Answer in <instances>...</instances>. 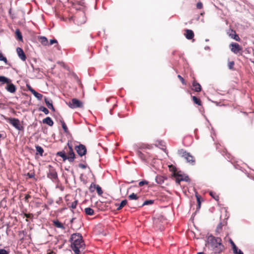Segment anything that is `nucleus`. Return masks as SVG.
Returning <instances> with one entry per match:
<instances>
[{"mask_svg": "<svg viewBox=\"0 0 254 254\" xmlns=\"http://www.w3.org/2000/svg\"><path fill=\"white\" fill-rule=\"evenodd\" d=\"M70 247L75 254H80L85 247L82 236L80 233H74L71 235L70 240Z\"/></svg>", "mask_w": 254, "mask_h": 254, "instance_id": "obj_1", "label": "nucleus"}, {"mask_svg": "<svg viewBox=\"0 0 254 254\" xmlns=\"http://www.w3.org/2000/svg\"><path fill=\"white\" fill-rule=\"evenodd\" d=\"M208 242L216 253H220L222 251L223 246L221 243L220 238L211 236L208 237Z\"/></svg>", "mask_w": 254, "mask_h": 254, "instance_id": "obj_2", "label": "nucleus"}, {"mask_svg": "<svg viewBox=\"0 0 254 254\" xmlns=\"http://www.w3.org/2000/svg\"><path fill=\"white\" fill-rule=\"evenodd\" d=\"M178 153L181 156L184 157L188 163L192 164L194 163V158L190 153L187 152L183 149H181L178 151Z\"/></svg>", "mask_w": 254, "mask_h": 254, "instance_id": "obj_3", "label": "nucleus"}, {"mask_svg": "<svg viewBox=\"0 0 254 254\" xmlns=\"http://www.w3.org/2000/svg\"><path fill=\"white\" fill-rule=\"evenodd\" d=\"M67 104L71 109L82 108L83 106L82 102L76 98H73Z\"/></svg>", "mask_w": 254, "mask_h": 254, "instance_id": "obj_4", "label": "nucleus"}, {"mask_svg": "<svg viewBox=\"0 0 254 254\" xmlns=\"http://www.w3.org/2000/svg\"><path fill=\"white\" fill-rule=\"evenodd\" d=\"M8 123L18 130H22L23 127L21 126L20 121L16 118H9Z\"/></svg>", "mask_w": 254, "mask_h": 254, "instance_id": "obj_5", "label": "nucleus"}, {"mask_svg": "<svg viewBox=\"0 0 254 254\" xmlns=\"http://www.w3.org/2000/svg\"><path fill=\"white\" fill-rule=\"evenodd\" d=\"M75 149L80 156H82L86 153V148L85 146L83 144H80L78 145H76L75 147Z\"/></svg>", "mask_w": 254, "mask_h": 254, "instance_id": "obj_6", "label": "nucleus"}, {"mask_svg": "<svg viewBox=\"0 0 254 254\" xmlns=\"http://www.w3.org/2000/svg\"><path fill=\"white\" fill-rule=\"evenodd\" d=\"M67 145L69 150L67 153L68 156H67V160H68L69 162H72L74 160L75 154L73 152L72 145L69 143L67 144Z\"/></svg>", "mask_w": 254, "mask_h": 254, "instance_id": "obj_7", "label": "nucleus"}, {"mask_svg": "<svg viewBox=\"0 0 254 254\" xmlns=\"http://www.w3.org/2000/svg\"><path fill=\"white\" fill-rule=\"evenodd\" d=\"M231 51L234 54H238L242 50V48L237 43H232L230 45Z\"/></svg>", "mask_w": 254, "mask_h": 254, "instance_id": "obj_8", "label": "nucleus"}, {"mask_svg": "<svg viewBox=\"0 0 254 254\" xmlns=\"http://www.w3.org/2000/svg\"><path fill=\"white\" fill-rule=\"evenodd\" d=\"M174 176L176 179V182L177 184H180L181 181L188 182L189 180L188 176H185L178 173H175Z\"/></svg>", "mask_w": 254, "mask_h": 254, "instance_id": "obj_9", "label": "nucleus"}, {"mask_svg": "<svg viewBox=\"0 0 254 254\" xmlns=\"http://www.w3.org/2000/svg\"><path fill=\"white\" fill-rule=\"evenodd\" d=\"M47 176L49 178L53 180H55L58 178L57 173L55 169L53 168L50 169L49 172L47 174Z\"/></svg>", "mask_w": 254, "mask_h": 254, "instance_id": "obj_10", "label": "nucleus"}, {"mask_svg": "<svg viewBox=\"0 0 254 254\" xmlns=\"http://www.w3.org/2000/svg\"><path fill=\"white\" fill-rule=\"evenodd\" d=\"M5 88L8 92L11 93H14L16 90V86L11 82L7 83Z\"/></svg>", "mask_w": 254, "mask_h": 254, "instance_id": "obj_11", "label": "nucleus"}, {"mask_svg": "<svg viewBox=\"0 0 254 254\" xmlns=\"http://www.w3.org/2000/svg\"><path fill=\"white\" fill-rule=\"evenodd\" d=\"M16 52L19 58L23 61H25L26 59V57L23 52V50L19 47L16 48Z\"/></svg>", "mask_w": 254, "mask_h": 254, "instance_id": "obj_12", "label": "nucleus"}, {"mask_svg": "<svg viewBox=\"0 0 254 254\" xmlns=\"http://www.w3.org/2000/svg\"><path fill=\"white\" fill-rule=\"evenodd\" d=\"M44 100H45V103H46L47 106L48 107V108L54 112L55 111V110L53 105L52 101L51 100H49L46 97L45 98Z\"/></svg>", "mask_w": 254, "mask_h": 254, "instance_id": "obj_13", "label": "nucleus"}, {"mask_svg": "<svg viewBox=\"0 0 254 254\" xmlns=\"http://www.w3.org/2000/svg\"><path fill=\"white\" fill-rule=\"evenodd\" d=\"M53 223L54 225L57 228H61L62 230L65 229V227L58 220H54L53 221Z\"/></svg>", "mask_w": 254, "mask_h": 254, "instance_id": "obj_14", "label": "nucleus"}, {"mask_svg": "<svg viewBox=\"0 0 254 254\" xmlns=\"http://www.w3.org/2000/svg\"><path fill=\"white\" fill-rule=\"evenodd\" d=\"M186 37L189 40L192 39L194 37V33L191 30L187 29L186 30Z\"/></svg>", "mask_w": 254, "mask_h": 254, "instance_id": "obj_15", "label": "nucleus"}, {"mask_svg": "<svg viewBox=\"0 0 254 254\" xmlns=\"http://www.w3.org/2000/svg\"><path fill=\"white\" fill-rule=\"evenodd\" d=\"M201 89V88L200 85L195 81H194L192 83V89L196 92H199L200 91Z\"/></svg>", "mask_w": 254, "mask_h": 254, "instance_id": "obj_16", "label": "nucleus"}, {"mask_svg": "<svg viewBox=\"0 0 254 254\" xmlns=\"http://www.w3.org/2000/svg\"><path fill=\"white\" fill-rule=\"evenodd\" d=\"M229 36L237 41L239 42L240 41V38L238 35L237 34L236 32L234 30H231V33L229 34Z\"/></svg>", "mask_w": 254, "mask_h": 254, "instance_id": "obj_17", "label": "nucleus"}, {"mask_svg": "<svg viewBox=\"0 0 254 254\" xmlns=\"http://www.w3.org/2000/svg\"><path fill=\"white\" fill-rule=\"evenodd\" d=\"M43 123L46 124L49 126H52L54 124L53 120L49 117L43 120Z\"/></svg>", "mask_w": 254, "mask_h": 254, "instance_id": "obj_18", "label": "nucleus"}, {"mask_svg": "<svg viewBox=\"0 0 254 254\" xmlns=\"http://www.w3.org/2000/svg\"><path fill=\"white\" fill-rule=\"evenodd\" d=\"M11 80L6 77L4 76H0V82H1L2 84L4 83H8L9 82H11Z\"/></svg>", "mask_w": 254, "mask_h": 254, "instance_id": "obj_19", "label": "nucleus"}, {"mask_svg": "<svg viewBox=\"0 0 254 254\" xmlns=\"http://www.w3.org/2000/svg\"><path fill=\"white\" fill-rule=\"evenodd\" d=\"M41 43L44 46L49 45V42L47 38L45 36H41L40 38Z\"/></svg>", "mask_w": 254, "mask_h": 254, "instance_id": "obj_20", "label": "nucleus"}, {"mask_svg": "<svg viewBox=\"0 0 254 254\" xmlns=\"http://www.w3.org/2000/svg\"><path fill=\"white\" fill-rule=\"evenodd\" d=\"M57 155L61 157L64 161L67 160V156L65 155V152L63 151L58 152Z\"/></svg>", "mask_w": 254, "mask_h": 254, "instance_id": "obj_21", "label": "nucleus"}, {"mask_svg": "<svg viewBox=\"0 0 254 254\" xmlns=\"http://www.w3.org/2000/svg\"><path fill=\"white\" fill-rule=\"evenodd\" d=\"M84 211L86 214L88 215H92L94 214V210L90 207L85 208L84 209Z\"/></svg>", "mask_w": 254, "mask_h": 254, "instance_id": "obj_22", "label": "nucleus"}, {"mask_svg": "<svg viewBox=\"0 0 254 254\" xmlns=\"http://www.w3.org/2000/svg\"><path fill=\"white\" fill-rule=\"evenodd\" d=\"M15 34L17 37V39L20 41H22V36L19 29H17L16 30Z\"/></svg>", "mask_w": 254, "mask_h": 254, "instance_id": "obj_23", "label": "nucleus"}, {"mask_svg": "<svg viewBox=\"0 0 254 254\" xmlns=\"http://www.w3.org/2000/svg\"><path fill=\"white\" fill-rule=\"evenodd\" d=\"M36 150L37 151V154H39L41 156L43 155V153L44 152V150L42 148V147L40 146H36Z\"/></svg>", "mask_w": 254, "mask_h": 254, "instance_id": "obj_24", "label": "nucleus"}, {"mask_svg": "<svg viewBox=\"0 0 254 254\" xmlns=\"http://www.w3.org/2000/svg\"><path fill=\"white\" fill-rule=\"evenodd\" d=\"M32 94L39 100H41L43 96L42 94L39 93L36 91H35Z\"/></svg>", "mask_w": 254, "mask_h": 254, "instance_id": "obj_25", "label": "nucleus"}, {"mask_svg": "<svg viewBox=\"0 0 254 254\" xmlns=\"http://www.w3.org/2000/svg\"><path fill=\"white\" fill-rule=\"evenodd\" d=\"M127 200L126 199L122 200L120 203L119 206L117 208V210H119L121 209L124 206L127 204Z\"/></svg>", "mask_w": 254, "mask_h": 254, "instance_id": "obj_26", "label": "nucleus"}, {"mask_svg": "<svg viewBox=\"0 0 254 254\" xmlns=\"http://www.w3.org/2000/svg\"><path fill=\"white\" fill-rule=\"evenodd\" d=\"M192 100H193V101L194 102V103L198 105H201V101L199 99L197 98L195 96H192Z\"/></svg>", "mask_w": 254, "mask_h": 254, "instance_id": "obj_27", "label": "nucleus"}, {"mask_svg": "<svg viewBox=\"0 0 254 254\" xmlns=\"http://www.w3.org/2000/svg\"><path fill=\"white\" fill-rule=\"evenodd\" d=\"M61 122L62 124V127H63V129L64 130V131L65 133H67L68 132V128H67V127L65 123H64V121H61Z\"/></svg>", "mask_w": 254, "mask_h": 254, "instance_id": "obj_28", "label": "nucleus"}, {"mask_svg": "<svg viewBox=\"0 0 254 254\" xmlns=\"http://www.w3.org/2000/svg\"><path fill=\"white\" fill-rule=\"evenodd\" d=\"M39 110L44 112L46 115H48L49 113V110L45 107L41 106L39 108Z\"/></svg>", "mask_w": 254, "mask_h": 254, "instance_id": "obj_29", "label": "nucleus"}, {"mask_svg": "<svg viewBox=\"0 0 254 254\" xmlns=\"http://www.w3.org/2000/svg\"><path fill=\"white\" fill-rule=\"evenodd\" d=\"M54 44H58V41L56 39L50 40L49 45H52ZM56 46L57 47V49H59L60 46L58 44H57Z\"/></svg>", "mask_w": 254, "mask_h": 254, "instance_id": "obj_30", "label": "nucleus"}, {"mask_svg": "<svg viewBox=\"0 0 254 254\" xmlns=\"http://www.w3.org/2000/svg\"><path fill=\"white\" fill-rule=\"evenodd\" d=\"M128 198L130 200H136L138 197L136 194L132 193L128 196Z\"/></svg>", "mask_w": 254, "mask_h": 254, "instance_id": "obj_31", "label": "nucleus"}, {"mask_svg": "<svg viewBox=\"0 0 254 254\" xmlns=\"http://www.w3.org/2000/svg\"><path fill=\"white\" fill-rule=\"evenodd\" d=\"M0 61H3L6 64H7V60L6 57H5L1 53H0Z\"/></svg>", "mask_w": 254, "mask_h": 254, "instance_id": "obj_32", "label": "nucleus"}, {"mask_svg": "<svg viewBox=\"0 0 254 254\" xmlns=\"http://www.w3.org/2000/svg\"><path fill=\"white\" fill-rule=\"evenodd\" d=\"M154 201L152 200H145L143 204H142L141 206H144V205H147L152 204L153 203Z\"/></svg>", "mask_w": 254, "mask_h": 254, "instance_id": "obj_33", "label": "nucleus"}, {"mask_svg": "<svg viewBox=\"0 0 254 254\" xmlns=\"http://www.w3.org/2000/svg\"><path fill=\"white\" fill-rule=\"evenodd\" d=\"M98 185H96L93 183H92L91 185H90V188H89V190L91 192H93L95 190H96V187Z\"/></svg>", "mask_w": 254, "mask_h": 254, "instance_id": "obj_34", "label": "nucleus"}, {"mask_svg": "<svg viewBox=\"0 0 254 254\" xmlns=\"http://www.w3.org/2000/svg\"><path fill=\"white\" fill-rule=\"evenodd\" d=\"M156 182L158 183V184H161L162 183H163L164 181L162 179V178L160 176H157L156 177Z\"/></svg>", "mask_w": 254, "mask_h": 254, "instance_id": "obj_35", "label": "nucleus"}, {"mask_svg": "<svg viewBox=\"0 0 254 254\" xmlns=\"http://www.w3.org/2000/svg\"><path fill=\"white\" fill-rule=\"evenodd\" d=\"M96 190H97V192L98 193V194L99 195H102V194L103 193V191L102 190V189L99 186H97L96 187Z\"/></svg>", "mask_w": 254, "mask_h": 254, "instance_id": "obj_36", "label": "nucleus"}, {"mask_svg": "<svg viewBox=\"0 0 254 254\" xmlns=\"http://www.w3.org/2000/svg\"><path fill=\"white\" fill-rule=\"evenodd\" d=\"M209 194L214 199L217 200H218L219 197L215 193L213 192L212 191H210Z\"/></svg>", "mask_w": 254, "mask_h": 254, "instance_id": "obj_37", "label": "nucleus"}, {"mask_svg": "<svg viewBox=\"0 0 254 254\" xmlns=\"http://www.w3.org/2000/svg\"><path fill=\"white\" fill-rule=\"evenodd\" d=\"M237 251L233 249L234 254H244L243 252L237 247Z\"/></svg>", "mask_w": 254, "mask_h": 254, "instance_id": "obj_38", "label": "nucleus"}, {"mask_svg": "<svg viewBox=\"0 0 254 254\" xmlns=\"http://www.w3.org/2000/svg\"><path fill=\"white\" fill-rule=\"evenodd\" d=\"M229 242H230V244H231V246L232 247V249H235V250L237 251L236 250L237 246H236V245L235 244L234 242L232 240V239H230Z\"/></svg>", "mask_w": 254, "mask_h": 254, "instance_id": "obj_39", "label": "nucleus"}, {"mask_svg": "<svg viewBox=\"0 0 254 254\" xmlns=\"http://www.w3.org/2000/svg\"><path fill=\"white\" fill-rule=\"evenodd\" d=\"M77 204V201L76 200L74 201L73 202H72L71 203L70 207L71 208H72V209L75 208L76 207Z\"/></svg>", "mask_w": 254, "mask_h": 254, "instance_id": "obj_40", "label": "nucleus"}, {"mask_svg": "<svg viewBox=\"0 0 254 254\" xmlns=\"http://www.w3.org/2000/svg\"><path fill=\"white\" fill-rule=\"evenodd\" d=\"M26 87L29 91H30L32 93H33L35 90L33 89L31 86L29 84H26Z\"/></svg>", "mask_w": 254, "mask_h": 254, "instance_id": "obj_41", "label": "nucleus"}, {"mask_svg": "<svg viewBox=\"0 0 254 254\" xmlns=\"http://www.w3.org/2000/svg\"><path fill=\"white\" fill-rule=\"evenodd\" d=\"M178 77L180 79V80L181 81L182 83L183 84L186 85V83L184 79L180 75H178Z\"/></svg>", "mask_w": 254, "mask_h": 254, "instance_id": "obj_42", "label": "nucleus"}, {"mask_svg": "<svg viewBox=\"0 0 254 254\" xmlns=\"http://www.w3.org/2000/svg\"><path fill=\"white\" fill-rule=\"evenodd\" d=\"M203 5L201 2H197L196 4V7L198 9H201L202 8Z\"/></svg>", "mask_w": 254, "mask_h": 254, "instance_id": "obj_43", "label": "nucleus"}, {"mask_svg": "<svg viewBox=\"0 0 254 254\" xmlns=\"http://www.w3.org/2000/svg\"><path fill=\"white\" fill-rule=\"evenodd\" d=\"M234 65V62H229L228 64V66L230 69H232Z\"/></svg>", "mask_w": 254, "mask_h": 254, "instance_id": "obj_44", "label": "nucleus"}, {"mask_svg": "<svg viewBox=\"0 0 254 254\" xmlns=\"http://www.w3.org/2000/svg\"><path fill=\"white\" fill-rule=\"evenodd\" d=\"M0 254H8V253L4 249H0Z\"/></svg>", "mask_w": 254, "mask_h": 254, "instance_id": "obj_45", "label": "nucleus"}, {"mask_svg": "<svg viewBox=\"0 0 254 254\" xmlns=\"http://www.w3.org/2000/svg\"><path fill=\"white\" fill-rule=\"evenodd\" d=\"M221 228H222V223H220L218 225V226L217 227V229H216L217 231H218L219 230L221 229Z\"/></svg>", "mask_w": 254, "mask_h": 254, "instance_id": "obj_46", "label": "nucleus"}, {"mask_svg": "<svg viewBox=\"0 0 254 254\" xmlns=\"http://www.w3.org/2000/svg\"><path fill=\"white\" fill-rule=\"evenodd\" d=\"M145 184H147V182L146 181H141L139 183V185L140 186H142Z\"/></svg>", "mask_w": 254, "mask_h": 254, "instance_id": "obj_47", "label": "nucleus"}, {"mask_svg": "<svg viewBox=\"0 0 254 254\" xmlns=\"http://www.w3.org/2000/svg\"><path fill=\"white\" fill-rule=\"evenodd\" d=\"M79 167L82 169H85L86 167V165H85L84 164H79Z\"/></svg>", "mask_w": 254, "mask_h": 254, "instance_id": "obj_48", "label": "nucleus"}, {"mask_svg": "<svg viewBox=\"0 0 254 254\" xmlns=\"http://www.w3.org/2000/svg\"><path fill=\"white\" fill-rule=\"evenodd\" d=\"M196 198H197V202L198 203V205H200V197L198 195H196Z\"/></svg>", "mask_w": 254, "mask_h": 254, "instance_id": "obj_49", "label": "nucleus"}, {"mask_svg": "<svg viewBox=\"0 0 254 254\" xmlns=\"http://www.w3.org/2000/svg\"><path fill=\"white\" fill-rule=\"evenodd\" d=\"M196 198H197V202L198 203V205H200V197L198 195H196Z\"/></svg>", "mask_w": 254, "mask_h": 254, "instance_id": "obj_50", "label": "nucleus"}, {"mask_svg": "<svg viewBox=\"0 0 254 254\" xmlns=\"http://www.w3.org/2000/svg\"><path fill=\"white\" fill-rule=\"evenodd\" d=\"M30 197V196L28 194L26 195L25 196V200H28V199Z\"/></svg>", "mask_w": 254, "mask_h": 254, "instance_id": "obj_51", "label": "nucleus"}, {"mask_svg": "<svg viewBox=\"0 0 254 254\" xmlns=\"http://www.w3.org/2000/svg\"><path fill=\"white\" fill-rule=\"evenodd\" d=\"M74 219H75V218H72V219L70 220V222L71 223H72L73 222V221H74Z\"/></svg>", "mask_w": 254, "mask_h": 254, "instance_id": "obj_52", "label": "nucleus"}, {"mask_svg": "<svg viewBox=\"0 0 254 254\" xmlns=\"http://www.w3.org/2000/svg\"><path fill=\"white\" fill-rule=\"evenodd\" d=\"M47 254H55V253L53 251H51L50 252L48 253Z\"/></svg>", "mask_w": 254, "mask_h": 254, "instance_id": "obj_53", "label": "nucleus"}, {"mask_svg": "<svg viewBox=\"0 0 254 254\" xmlns=\"http://www.w3.org/2000/svg\"><path fill=\"white\" fill-rule=\"evenodd\" d=\"M197 254H205L203 252H199V253H197Z\"/></svg>", "mask_w": 254, "mask_h": 254, "instance_id": "obj_54", "label": "nucleus"}, {"mask_svg": "<svg viewBox=\"0 0 254 254\" xmlns=\"http://www.w3.org/2000/svg\"><path fill=\"white\" fill-rule=\"evenodd\" d=\"M85 19H84V20H83V21H82V22H81V23H84V22H85Z\"/></svg>", "mask_w": 254, "mask_h": 254, "instance_id": "obj_55", "label": "nucleus"}, {"mask_svg": "<svg viewBox=\"0 0 254 254\" xmlns=\"http://www.w3.org/2000/svg\"><path fill=\"white\" fill-rule=\"evenodd\" d=\"M1 137V134H0V137Z\"/></svg>", "mask_w": 254, "mask_h": 254, "instance_id": "obj_56", "label": "nucleus"}]
</instances>
